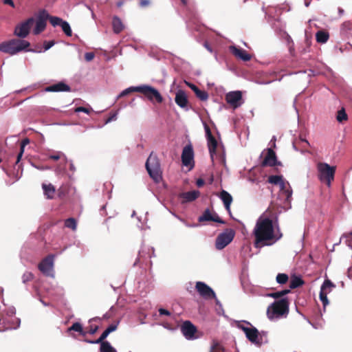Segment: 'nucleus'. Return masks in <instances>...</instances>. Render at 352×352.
<instances>
[{"mask_svg": "<svg viewBox=\"0 0 352 352\" xmlns=\"http://www.w3.org/2000/svg\"><path fill=\"white\" fill-rule=\"evenodd\" d=\"M254 245L256 248L270 246L275 244L283 236L278 223L277 217L274 221L268 216V210L257 219L253 230Z\"/></svg>", "mask_w": 352, "mask_h": 352, "instance_id": "f257e3e1", "label": "nucleus"}, {"mask_svg": "<svg viewBox=\"0 0 352 352\" xmlns=\"http://www.w3.org/2000/svg\"><path fill=\"white\" fill-rule=\"evenodd\" d=\"M268 182L278 186V199L281 201L282 207L285 210L291 208L293 191L289 183L282 175H271Z\"/></svg>", "mask_w": 352, "mask_h": 352, "instance_id": "f03ea898", "label": "nucleus"}, {"mask_svg": "<svg viewBox=\"0 0 352 352\" xmlns=\"http://www.w3.org/2000/svg\"><path fill=\"white\" fill-rule=\"evenodd\" d=\"M30 43L24 39L12 38L8 41H4L0 44V51L10 55H15L23 51L41 52V50L36 51L30 49Z\"/></svg>", "mask_w": 352, "mask_h": 352, "instance_id": "7ed1b4c3", "label": "nucleus"}, {"mask_svg": "<svg viewBox=\"0 0 352 352\" xmlns=\"http://www.w3.org/2000/svg\"><path fill=\"white\" fill-rule=\"evenodd\" d=\"M146 168L151 177L155 182H159L162 177V169L160 160L156 155L151 152L146 162Z\"/></svg>", "mask_w": 352, "mask_h": 352, "instance_id": "20e7f679", "label": "nucleus"}, {"mask_svg": "<svg viewBox=\"0 0 352 352\" xmlns=\"http://www.w3.org/2000/svg\"><path fill=\"white\" fill-rule=\"evenodd\" d=\"M289 311V302L287 298H282L274 302L267 309V316L270 319L279 318Z\"/></svg>", "mask_w": 352, "mask_h": 352, "instance_id": "39448f33", "label": "nucleus"}, {"mask_svg": "<svg viewBox=\"0 0 352 352\" xmlns=\"http://www.w3.org/2000/svg\"><path fill=\"white\" fill-rule=\"evenodd\" d=\"M318 177L320 182H324L328 187L331 186L334 179L336 167L331 166L325 162H319L317 164Z\"/></svg>", "mask_w": 352, "mask_h": 352, "instance_id": "423d86ee", "label": "nucleus"}, {"mask_svg": "<svg viewBox=\"0 0 352 352\" xmlns=\"http://www.w3.org/2000/svg\"><path fill=\"white\" fill-rule=\"evenodd\" d=\"M138 92L142 94L151 102L155 100L157 102L161 103L163 101V98L159 91L152 86L148 85H139Z\"/></svg>", "mask_w": 352, "mask_h": 352, "instance_id": "0eeeda50", "label": "nucleus"}, {"mask_svg": "<svg viewBox=\"0 0 352 352\" xmlns=\"http://www.w3.org/2000/svg\"><path fill=\"white\" fill-rule=\"evenodd\" d=\"M34 23V19L30 17L27 20L16 25L14 30V35L21 39L26 38Z\"/></svg>", "mask_w": 352, "mask_h": 352, "instance_id": "6e6552de", "label": "nucleus"}, {"mask_svg": "<svg viewBox=\"0 0 352 352\" xmlns=\"http://www.w3.org/2000/svg\"><path fill=\"white\" fill-rule=\"evenodd\" d=\"M235 232L231 228L226 229L219 234L216 239L215 248L217 250H222L226 248L234 239Z\"/></svg>", "mask_w": 352, "mask_h": 352, "instance_id": "1a4fd4ad", "label": "nucleus"}, {"mask_svg": "<svg viewBox=\"0 0 352 352\" xmlns=\"http://www.w3.org/2000/svg\"><path fill=\"white\" fill-rule=\"evenodd\" d=\"M241 329L245 333L246 338L252 343L257 346H261L263 343L262 334L254 327H241Z\"/></svg>", "mask_w": 352, "mask_h": 352, "instance_id": "9d476101", "label": "nucleus"}, {"mask_svg": "<svg viewBox=\"0 0 352 352\" xmlns=\"http://www.w3.org/2000/svg\"><path fill=\"white\" fill-rule=\"evenodd\" d=\"M182 162L184 166L189 167L192 169L194 167V151L190 144L185 146L182 153Z\"/></svg>", "mask_w": 352, "mask_h": 352, "instance_id": "9b49d317", "label": "nucleus"}, {"mask_svg": "<svg viewBox=\"0 0 352 352\" xmlns=\"http://www.w3.org/2000/svg\"><path fill=\"white\" fill-rule=\"evenodd\" d=\"M226 100L233 109H236L243 104L242 93L240 91H230L226 95Z\"/></svg>", "mask_w": 352, "mask_h": 352, "instance_id": "f8f14e48", "label": "nucleus"}, {"mask_svg": "<svg viewBox=\"0 0 352 352\" xmlns=\"http://www.w3.org/2000/svg\"><path fill=\"white\" fill-rule=\"evenodd\" d=\"M197 331V327L189 320L184 321L181 326V331L188 340L196 338L195 334Z\"/></svg>", "mask_w": 352, "mask_h": 352, "instance_id": "ddd939ff", "label": "nucleus"}, {"mask_svg": "<svg viewBox=\"0 0 352 352\" xmlns=\"http://www.w3.org/2000/svg\"><path fill=\"white\" fill-rule=\"evenodd\" d=\"M195 289L199 295L204 298H212L215 297V293L212 288L204 282H197Z\"/></svg>", "mask_w": 352, "mask_h": 352, "instance_id": "4468645a", "label": "nucleus"}, {"mask_svg": "<svg viewBox=\"0 0 352 352\" xmlns=\"http://www.w3.org/2000/svg\"><path fill=\"white\" fill-rule=\"evenodd\" d=\"M199 195L200 192L199 190H194L179 193L178 198L180 199L182 204H186L195 201L199 197Z\"/></svg>", "mask_w": 352, "mask_h": 352, "instance_id": "2eb2a0df", "label": "nucleus"}, {"mask_svg": "<svg viewBox=\"0 0 352 352\" xmlns=\"http://www.w3.org/2000/svg\"><path fill=\"white\" fill-rule=\"evenodd\" d=\"M175 103L181 108L184 109L186 110L188 109V97L186 92L184 90L179 89L175 94Z\"/></svg>", "mask_w": 352, "mask_h": 352, "instance_id": "dca6fc26", "label": "nucleus"}, {"mask_svg": "<svg viewBox=\"0 0 352 352\" xmlns=\"http://www.w3.org/2000/svg\"><path fill=\"white\" fill-rule=\"evenodd\" d=\"M230 52L237 58L243 61H248L251 59V56L245 50L238 48L235 45H230L229 47Z\"/></svg>", "mask_w": 352, "mask_h": 352, "instance_id": "f3484780", "label": "nucleus"}, {"mask_svg": "<svg viewBox=\"0 0 352 352\" xmlns=\"http://www.w3.org/2000/svg\"><path fill=\"white\" fill-rule=\"evenodd\" d=\"M276 164L277 159L275 152L272 148H268L267 155L262 162V165L264 166H274Z\"/></svg>", "mask_w": 352, "mask_h": 352, "instance_id": "a211bd4d", "label": "nucleus"}, {"mask_svg": "<svg viewBox=\"0 0 352 352\" xmlns=\"http://www.w3.org/2000/svg\"><path fill=\"white\" fill-rule=\"evenodd\" d=\"M206 133L208 135V146L210 154L211 159L213 160L214 155L215 154L217 142L214 137L211 135L210 131L206 128Z\"/></svg>", "mask_w": 352, "mask_h": 352, "instance_id": "6ab92c4d", "label": "nucleus"}, {"mask_svg": "<svg viewBox=\"0 0 352 352\" xmlns=\"http://www.w3.org/2000/svg\"><path fill=\"white\" fill-rule=\"evenodd\" d=\"M219 198L223 201L226 210L228 212L229 214H230L231 213L230 205H231V204L232 202V195L229 192H228L227 191L223 190L220 192Z\"/></svg>", "mask_w": 352, "mask_h": 352, "instance_id": "aec40b11", "label": "nucleus"}, {"mask_svg": "<svg viewBox=\"0 0 352 352\" xmlns=\"http://www.w3.org/2000/svg\"><path fill=\"white\" fill-rule=\"evenodd\" d=\"M69 86L63 82L50 85L45 89L46 91L50 92L69 91Z\"/></svg>", "mask_w": 352, "mask_h": 352, "instance_id": "412c9836", "label": "nucleus"}, {"mask_svg": "<svg viewBox=\"0 0 352 352\" xmlns=\"http://www.w3.org/2000/svg\"><path fill=\"white\" fill-rule=\"evenodd\" d=\"M112 27H113V32L116 34H119L124 28V26L121 19L117 16H114L113 17Z\"/></svg>", "mask_w": 352, "mask_h": 352, "instance_id": "4be33fe9", "label": "nucleus"}, {"mask_svg": "<svg viewBox=\"0 0 352 352\" xmlns=\"http://www.w3.org/2000/svg\"><path fill=\"white\" fill-rule=\"evenodd\" d=\"M34 23H35V28L33 30V32L34 34H40L41 32H43L45 27H46V21H44V19L43 18H38L36 21H34Z\"/></svg>", "mask_w": 352, "mask_h": 352, "instance_id": "5701e85b", "label": "nucleus"}, {"mask_svg": "<svg viewBox=\"0 0 352 352\" xmlns=\"http://www.w3.org/2000/svg\"><path fill=\"white\" fill-rule=\"evenodd\" d=\"M329 38V34L327 31L320 30L316 34V39L318 43H325Z\"/></svg>", "mask_w": 352, "mask_h": 352, "instance_id": "b1692460", "label": "nucleus"}, {"mask_svg": "<svg viewBox=\"0 0 352 352\" xmlns=\"http://www.w3.org/2000/svg\"><path fill=\"white\" fill-rule=\"evenodd\" d=\"M43 189L45 196L47 199H52L55 194V188L51 184H43Z\"/></svg>", "mask_w": 352, "mask_h": 352, "instance_id": "393cba45", "label": "nucleus"}, {"mask_svg": "<svg viewBox=\"0 0 352 352\" xmlns=\"http://www.w3.org/2000/svg\"><path fill=\"white\" fill-rule=\"evenodd\" d=\"M54 265H38L39 271L45 276L54 277Z\"/></svg>", "mask_w": 352, "mask_h": 352, "instance_id": "a878e982", "label": "nucleus"}, {"mask_svg": "<svg viewBox=\"0 0 352 352\" xmlns=\"http://www.w3.org/2000/svg\"><path fill=\"white\" fill-rule=\"evenodd\" d=\"M335 287V284H333L329 279H326L321 286L320 292H323V293L327 294V295L332 291L333 288Z\"/></svg>", "mask_w": 352, "mask_h": 352, "instance_id": "bb28decb", "label": "nucleus"}, {"mask_svg": "<svg viewBox=\"0 0 352 352\" xmlns=\"http://www.w3.org/2000/svg\"><path fill=\"white\" fill-rule=\"evenodd\" d=\"M76 331L78 332L80 335L85 336L87 334V332L84 331L82 324L80 322H74L70 327L68 328L67 331Z\"/></svg>", "mask_w": 352, "mask_h": 352, "instance_id": "cd10ccee", "label": "nucleus"}, {"mask_svg": "<svg viewBox=\"0 0 352 352\" xmlns=\"http://www.w3.org/2000/svg\"><path fill=\"white\" fill-rule=\"evenodd\" d=\"M304 284L303 280L298 276H294L292 278L290 283H289V287L291 289H296L297 287H299L302 286Z\"/></svg>", "mask_w": 352, "mask_h": 352, "instance_id": "c85d7f7f", "label": "nucleus"}, {"mask_svg": "<svg viewBox=\"0 0 352 352\" xmlns=\"http://www.w3.org/2000/svg\"><path fill=\"white\" fill-rule=\"evenodd\" d=\"M343 239H346V245L352 248V232H349V233H345V234H343L339 241L338 243H336L333 245V248L336 246V245H338V244H340L342 241V240Z\"/></svg>", "mask_w": 352, "mask_h": 352, "instance_id": "c756f323", "label": "nucleus"}, {"mask_svg": "<svg viewBox=\"0 0 352 352\" xmlns=\"http://www.w3.org/2000/svg\"><path fill=\"white\" fill-rule=\"evenodd\" d=\"M134 91L138 92V86H132L125 89L124 90L121 91L120 94L116 97V100H118L119 98L124 97L128 95L129 94Z\"/></svg>", "mask_w": 352, "mask_h": 352, "instance_id": "7c9ffc66", "label": "nucleus"}, {"mask_svg": "<svg viewBox=\"0 0 352 352\" xmlns=\"http://www.w3.org/2000/svg\"><path fill=\"white\" fill-rule=\"evenodd\" d=\"M100 352H117L109 342H102L100 344Z\"/></svg>", "mask_w": 352, "mask_h": 352, "instance_id": "2f4dec72", "label": "nucleus"}, {"mask_svg": "<svg viewBox=\"0 0 352 352\" xmlns=\"http://www.w3.org/2000/svg\"><path fill=\"white\" fill-rule=\"evenodd\" d=\"M65 226L72 229V230H76L77 227V223L74 218H69L65 221Z\"/></svg>", "mask_w": 352, "mask_h": 352, "instance_id": "473e14b6", "label": "nucleus"}, {"mask_svg": "<svg viewBox=\"0 0 352 352\" xmlns=\"http://www.w3.org/2000/svg\"><path fill=\"white\" fill-rule=\"evenodd\" d=\"M25 146L24 145H22L20 144V151L19 153L17 154V156H16V160L14 162V168H15L16 166L18 167V168H20L21 164H19L23 155V153H24V151H25Z\"/></svg>", "mask_w": 352, "mask_h": 352, "instance_id": "72a5a7b5", "label": "nucleus"}, {"mask_svg": "<svg viewBox=\"0 0 352 352\" xmlns=\"http://www.w3.org/2000/svg\"><path fill=\"white\" fill-rule=\"evenodd\" d=\"M195 94L196 96L202 101H206L208 98V94L206 91L198 89L197 90H195Z\"/></svg>", "mask_w": 352, "mask_h": 352, "instance_id": "f704fd0d", "label": "nucleus"}, {"mask_svg": "<svg viewBox=\"0 0 352 352\" xmlns=\"http://www.w3.org/2000/svg\"><path fill=\"white\" fill-rule=\"evenodd\" d=\"M212 215L210 213L208 209H206L203 214L200 216L198 219L199 222L205 221H212Z\"/></svg>", "mask_w": 352, "mask_h": 352, "instance_id": "c9c22d12", "label": "nucleus"}, {"mask_svg": "<svg viewBox=\"0 0 352 352\" xmlns=\"http://www.w3.org/2000/svg\"><path fill=\"white\" fill-rule=\"evenodd\" d=\"M60 26L61 27L63 31L65 32V34L67 36H72V32L70 25L69 24L68 22L63 21L62 24Z\"/></svg>", "mask_w": 352, "mask_h": 352, "instance_id": "e433bc0d", "label": "nucleus"}, {"mask_svg": "<svg viewBox=\"0 0 352 352\" xmlns=\"http://www.w3.org/2000/svg\"><path fill=\"white\" fill-rule=\"evenodd\" d=\"M289 292H290L289 289H284L282 291L271 293L269 294V296L274 298H281V297L284 296L285 295L289 294Z\"/></svg>", "mask_w": 352, "mask_h": 352, "instance_id": "4c0bfd02", "label": "nucleus"}, {"mask_svg": "<svg viewBox=\"0 0 352 352\" xmlns=\"http://www.w3.org/2000/svg\"><path fill=\"white\" fill-rule=\"evenodd\" d=\"M336 119L339 122H342L347 120V115L345 112L344 109L342 108V109L338 111Z\"/></svg>", "mask_w": 352, "mask_h": 352, "instance_id": "58836bf2", "label": "nucleus"}, {"mask_svg": "<svg viewBox=\"0 0 352 352\" xmlns=\"http://www.w3.org/2000/svg\"><path fill=\"white\" fill-rule=\"evenodd\" d=\"M288 276L286 274L280 273L276 276V281L279 284H285L288 281Z\"/></svg>", "mask_w": 352, "mask_h": 352, "instance_id": "ea45409f", "label": "nucleus"}, {"mask_svg": "<svg viewBox=\"0 0 352 352\" xmlns=\"http://www.w3.org/2000/svg\"><path fill=\"white\" fill-rule=\"evenodd\" d=\"M63 157L65 160H67V157H66L65 155L61 151H56L54 154L49 155V158L51 160H58Z\"/></svg>", "mask_w": 352, "mask_h": 352, "instance_id": "a19ab883", "label": "nucleus"}, {"mask_svg": "<svg viewBox=\"0 0 352 352\" xmlns=\"http://www.w3.org/2000/svg\"><path fill=\"white\" fill-rule=\"evenodd\" d=\"M50 23L54 26L60 25L63 21V20L58 16H50Z\"/></svg>", "mask_w": 352, "mask_h": 352, "instance_id": "79ce46f5", "label": "nucleus"}, {"mask_svg": "<svg viewBox=\"0 0 352 352\" xmlns=\"http://www.w3.org/2000/svg\"><path fill=\"white\" fill-rule=\"evenodd\" d=\"M224 348L218 342L213 343L210 352H224Z\"/></svg>", "mask_w": 352, "mask_h": 352, "instance_id": "37998d69", "label": "nucleus"}, {"mask_svg": "<svg viewBox=\"0 0 352 352\" xmlns=\"http://www.w3.org/2000/svg\"><path fill=\"white\" fill-rule=\"evenodd\" d=\"M54 255L50 254L44 258L38 264H54Z\"/></svg>", "mask_w": 352, "mask_h": 352, "instance_id": "c03bdc74", "label": "nucleus"}, {"mask_svg": "<svg viewBox=\"0 0 352 352\" xmlns=\"http://www.w3.org/2000/svg\"><path fill=\"white\" fill-rule=\"evenodd\" d=\"M320 300L322 302L323 307H325L329 304V300L327 298V294L323 293V292H320Z\"/></svg>", "mask_w": 352, "mask_h": 352, "instance_id": "a18cd8bd", "label": "nucleus"}, {"mask_svg": "<svg viewBox=\"0 0 352 352\" xmlns=\"http://www.w3.org/2000/svg\"><path fill=\"white\" fill-rule=\"evenodd\" d=\"M109 334L107 332L106 330H104L103 331V333L101 334V336H100V338L96 340V342L97 343H100L101 344V343L102 342H105L106 341L104 340L107 337L109 336Z\"/></svg>", "mask_w": 352, "mask_h": 352, "instance_id": "49530a36", "label": "nucleus"}, {"mask_svg": "<svg viewBox=\"0 0 352 352\" xmlns=\"http://www.w3.org/2000/svg\"><path fill=\"white\" fill-rule=\"evenodd\" d=\"M22 278L23 283H26L32 280L34 278V276L31 272H26L23 275Z\"/></svg>", "mask_w": 352, "mask_h": 352, "instance_id": "de8ad7c7", "label": "nucleus"}, {"mask_svg": "<svg viewBox=\"0 0 352 352\" xmlns=\"http://www.w3.org/2000/svg\"><path fill=\"white\" fill-rule=\"evenodd\" d=\"M98 330V326L97 325H90L89 327H88V330L87 331H85L87 333L93 335V334H95Z\"/></svg>", "mask_w": 352, "mask_h": 352, "instance_id": "09e8293b", "label": "nucleus"}, {"mask_svg": "<svg viewBox=\"0 0 352 352\" xmlns=\"http://www.w3.org/2000/svg\"><path fill=\"white\" fill-rule=\"evenodd\" d=\"M54 42L53 41H45L43 44L44 50L43 52H45L48 50H50L52 46H54Z\"/></svg>", "mask_w": 352, "mask_h": 352, "instance_id": "8fccbe9b", "label": "nucleus"}, {"mask_svg": "<svg viewBox=\"0 0 352 352\" xmlns=\"http://www.w3.org/2000/svg\"><path fill=\"white\" fill-rule=\"evenodd\" d=\"M118 328V323L110 324L105 330L109 334L111 332L116 331Z\"/></svg>", "mask_w": 352, "mask_h": 352, "instance_id": "3c124183", "label": "nucleus"}, {"mask_svg": "<svg viewBox=\"0 0 352 352\" xmlns=\"http://www.w3.org/2000/svg\"><path fill=\"white\" fill-rule=\"evenodd\" d=\"M118 328V323L110 324L105 330L109 334L111 332L116 331Z\"/></svg>", "mask_w": 352, "mask_h": 352, "instance_id": "603ef678", "label": "nucleus"}, {"mask_svg": "<svg viewBox=\"0 0 352 352\" xmlns=\"http://www.w3.org/2000/svg\"><path fill=\"white\" fill-rule=\"evenodd\" d=\"M51 16L48 14V12L43 10L40 12L39 16L38 18H43L45 21H46V19H50Z\"/></svg>", "mask_w": 352, "mask_h": 352, "instance_id": "864d4df0", "label": "nucleus"}, {"mask_svg": "<svg viewBox=\"0 0 352 352\" xmlns=\"http://www.w3.org/2000/svg\"><path fill=\"white\" fill-rule=\"evenodd\" d=\"M95 54L94 52H87L85 54V58L87 62H89L94 59Z\"/></svg>", "mask_w": 352, "mask_h": 352, "instance_id": "5fc2aeb1", "label": "nucleus"}, {"mask_svg": "<svg viewBox=\"0 0 352 352\" xmlns=\"http://www.w3.org/2000/svg\"><path fill=\"white\" fill-rule=\"evenodd\" d=\"M75 112H83L87 114H89L90 113V111L84 107H79L75 109Z\"/></svg>", "mask_w": 352, "mask_h": 352, "instance_id": "6e6d98bb", "label": "nucleus"}, {"mask_svg": "<svg viewBox=\"0 0 352 352\" xmlns=\"http://www.w3.org/2000/svg\"><path fill=\"white\" fill-rule=\"evenodd\" d=\"M287 37L289 50V52L292 53V52L294 50V43H293L292 38L289 35H287Z\"/></svg>", "mask_w": 352, "mask_h": 352, "instance_id": "4d7b16f0", "label": "nucleus"}, {"mask_svg": "<svg viewBox=\"0 0 352 352\" xmlns=\"http://www.w3.org/2000/svg\"><path fill=\"white\" fill-rule=\"evenodd\" d=\"M117 116H118V113H113L106 121H105V124H108L112 121H115L117 120Z\"/></svg>", "mask_w": 352, "mask_h": 352, "instance_id": "13d9d810", "label": "nucleus"}, {"mask_svg": "<svg viewBox=\"0 0 352 352\" xmlns=\"http://www.w3.org/2000/svg\"><path fill=\"white\" fill-rule=\"evenodd\" d=\"M160 315L170 316V312L165 309L160 308L159 309Z\"/></svg>", "mask_w": 352, "mask_h": 352, "instance_id": "bf43d9fd", "label": "nucleus"}, {"mask_svg": "<svg viewBox=\"0 0 352 352\" xmlns=\"http://www.w3.org/2000/svg\"><path fill=\"white\" fill-rule=\"evenodd\" d=\"M212 221L220 223H224V221L217 214L212 217Z\"/></svg>", "mask_w": 352, "mask_h": 352, "instance_id": "052dcab7", "label": "nucleus"}, {"mask_svg": "<svg viewBox=\"0 0 352 352\" xmlns=\"http://www.w3.org/2000/svg\"><path fill=\"white\" fill-rule=\"evenodd\" d=\"M185 83L195 92V90H197L199 88L194 84L185 81Z\"/></svg>", "mask_w": 352, "mask_h": 352, "instance_id": "680f3d73", "label": "nucleus"}, {"mask_svg": "<svg viewBox=\"0 0 352 352\" xmlns=\"http://www.w3.org/2000/svg\"><path fill=\"white\" fill-rule=\"evenodd\" d=\"M204 180L203 179H198L197 181H196V184L198 187H201L204 186Z\"/></svg>", "mask_w": 352, "mask_h": 352, "instance_id": "e2e57ef3", "label": "nucleus"}, {"mask_svg": "<svg viewBox=\"0 0 352 352\" xmlns=\"http://www.w3.org/2000/svg\"><path fill=\"white\" fill-rule=\"evenodd\" d=\"M5 4L10 5L11 7L14 8L15 5L12 0H3Z\"/></svg>", "mask_w": 352, "mask_h": 352, "instance_id": "0e129e2a", "label": "nucleus"}, {"mask_svg": "<svg viewBox=\"0 0 352 352\" xmlns=\"http://www.w3.org/2000/svg\"><path fill=\"white\" fill-rule=\"evenodd\" d=\"M150 1L148 0H141L140 1V6L142 7H145L149 5Z\"/></svg>", "mask_w": 352, "mask_h": 352, "instance_id": "69168bd1", "label": "nucleus"}, {"mask_svg": "<svg viewBox=\"0 0 352 352\" xmlns=\"http://www.w3.org/2000/svg\"><path fill=\"white\" fill-rule=\"evenodd\" d=\"M204 47H205V48H206L208 52H210V53H212V52H213L212 49L211 48V47L210 46V45H209L207 42H205V43H204Z\"/></svg>", "mask_w": 352, "mask_h": 352, "instance_id": "338daca9", "label": "nucleus"}, {"mask_svg": "<svg viewBox=\"0 0 352 352\" xmlns=\"http://www.w3.org/2000/svg\"><path fill=\"white\" fill-rule=\"evenodd\" d=\"M29 142H30L29 139L28 138H25L24 140H23L21 141V144L24 145L25 146H26L29 144Z\"/></svg>", "mask_w": 352, "mask_h": 352, "instance_id": "774afa93", "label": "nucleus"}]
</instances>
